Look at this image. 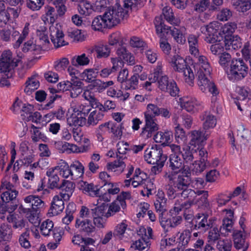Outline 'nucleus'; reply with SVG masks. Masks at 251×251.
<instances>
[{
  "instance_id": "obj_1",
  "label": "nucleus",
  "mask_w": 251,
  "mask_h": 251,
  "mask_svg": "<svg viewBox=\"0 0 251 251\" xmlns=\"http://www.w3.org/2000/svg\"><path fill=\"white\" fill-rule=\"evenodd\" d=\"M190 53L197 59V62L193 66L198 76V84L203 93L209 92L214 98L219 94V91L214 83L210 79L211 68L207 58L199 55L198 37L190 35L188 38Z\"/></svg>"
},
{
  "instance_id": "obj_2",
  "label": "nucleus",
  "mask_w": 251,
  "mask_h": 251,
  "mask_svg": "<svg viewBox=\"0 0 251 251\" xmlns=\"http://www.w3.org/2000/svg\"><path fill=\"white\" fill-rule=\"evenodd\" d=\"M172 153L170 155L169 168L171 171L166 172L165 177L168 180H174L176 176L185 170L184 162L186 164L191 163L194 159V153L196 151H191L190 147L184 146L181 150L180 146L175 144L170 145Z\"/></svg>"
},
{
  "instance_id": "obj_3",
  "label": "nucleus",
  "mask_w": 251,
  "mask_h": 251,
  "mask_svg": "<svg viewBox=\"0 0 251 251\" xmlns=\"http://www.w3.org/2000/svg\"><path fill=\"white\" fill-rule=\"evenodd\" d=\"M146 1V0H125V9L118 5L109 8L103 14L106 23L110 28L117 25L128 17L129 9L142 7Z\"/></svg>"
},
{
  "instance_id": "obj_4",
  "label": "nucleus",
  "mask_w": 251,
  "mask_h": 251,
  "mask_svg": "<svg viewBox=\"0 0 251 251\" xmlns=\"http://www.w3.org/2000/svg\"><path fill=\"white\" fill-rule=\"evenodd\" d=\"M248 66L241 59H233L230 66L226 70L228 78L232 81H238L245 77L248 73Z\"/></svg>"
},
{
  "instance_id": "obj_5",
  "label": "nucleus",
  "mask_w": 251,
  "mask_h": 251,
  "mask_svg": "<svg viewBox=\"0 0 251 251\" xmlns=\"http://www.w3.org/2000/svg\"><path fill=\"white\" fill-rule=\"evenodd\" d=\"M170 65L175 71L183 74L185 81L188 84L193 85L194 73L191 67L186 64L183 58L177 54L175 55L171 58Z\"/></svg>"
},
{
  "instance_id": "obj_6",
  "label": "nucleus",
  "mask_w": 251,
  "mask_h": 251,
  "mask_svg": "<svg viewBox=\"0 0 251 251\" xmlns=\"http://www.w3.org/2000/svg\"><path fill=\"white\" fill-rule=\"evenodd\" d=\"M220 24L217 21L211 22L207 25L201 27V32L205 36V40L209 43L220 42L223 39V36L219 31Z\"/></svg>"
},
{
  "instance_id": "obj_7",
  "label": "nucleus",
  "mask_w": 251,
  "mask_h": 251,
  "mask_svg": "<svg viewBox=\"0 0 251 251\" xmlns=\"http://www.w3.org/2000/svg\"><path fill=\"white\" fill-rule=\"evenodd\" d=\"M144 157L147 163L151 164H155L158 161L165 162L167 160V155L163 154L162 148L157 145L147 149Z\"/></svg>"
},
{
  "instance_id": "obj_8",
  "label": "nucleus",
  "mask_w": 251,
  "mask_h": 251,
  "mask_svg": "<svg viewBox=\"0 0 251 251\" xmlns=\"http://www.w3.org/2000/svg\"><path fill=\"white\" fill-rule=\"evenodd\" d=\"M178 102L181 108L190 113H197L203 108L202 102L192 96L180 98Z\"/></svg>"
},
{
  "instance_id": "obj_9",
  "label": "nucleus",
  "mask_w": 251,
  "mask_h": 251,
  "mask_svg": "<svg viewBox=\"0 0 251 251\" xmlns=\"http://www.w3.org/2000/svg\"><path fill=\"white\" fill-rule=\"evenodd\" d=\"M50 37L54 46L58 48L66 44L64 41V36L62 26L59 23L51 24L49 27Z\"/></svg>"
},
{
  "instance_id": "obj_10",
  "label": "nucleus",
  "mask_w": 251,
  "mask_h": 251,
  "mask_svg": "<svg viewBox=\"0 0 251 251\" xmlns=\"http://www.w3.org/2000/svg\"><path fill=\"white\" fill-rule=\"evenodd\" d=\"M144 119L145 124L141 128L139 135L143 139L146 140L154 136L159 129V126L155 121L151 120L149 117Z\"/></svg>"
},
{
  "instance_id": "obj_11",
  "label": "nucleus",
  "mask_w": 251,
  "mask_h": 251,
  "mask_svg": "<svg viewBox=\"0 0 251 251\" xmlns=\"http://www.w3.org/2000/svg\"><path fill=\"white\" fill-rule=\"evenodd\" d=\"M138 232V234L142 236V239L136 241L132 247L136 250L142 251L148 247V242L146 240L151 238L152 230L151 227H147V228L141 227Z\"/></svg>"
},
{
  "instance_id": "obj_12",
  "label": "nucleus",
  "mask_w": 251,
  "mask_h": 251,
  "mask_svg": "<svg viewBox=\"0 0 251 251\" xmlns=\"http://www.w3.org/2000/svg\"><path fill=\"white\" fill-rule=\"evenodd\" d=\"M221 215L223 217V220L222 225L220 226V231L222 234L226 236L232 229L234 212L231 209H225L222 210Z\"/></svg>"
},
{
  "instance_id": "obj_13",
  "label": "nucleus",
  "mask_w": 251,
  "mask_h": 251,
  "mask_svg": "<svg viewBox=\"0 0 251 251\" xmlns=\"http://www.w3.org/2000/svg\"><path fill=\"white\" fill-rule=\"evenodd\" d=\"M190 171L186 169L178 173L174 180H169L174 182L175 187L179 191L185 189L190 184Z\"/></svg>"
},
{
  "instance_id": "obj_14",
  "label": "nucleus",
  "mask_w": 251,
  "mask_h": 251,
  "mask_svg": "<svg viewBox=\"0 0 251 251\" xmlns=\"http://www.w3.org/2000/svg\"><path fill=\"white\" fill-rule=\"evenodd\" d=\"M57 145L60 151L68 154L85 152L89 149V146L87 145L78 147L75 144L68 142H58L57 143Z\"/></svg>"
},
{
  "instance_id": "obj_15",
  "label": "nucleus",
  "mask_w": 251,
  "mask_h": 251,
  "mask_svg": "<svg viewBox=\"0 0 251 251\" xmlns=\"http://www.w3.org/2000/svg\"><path fill=\"white\" fill-rule=\"evenodd\" d=\"M75 226L78 230L87 235H92L96 232V228L91 220L77 219Z\"/></svg>"
},
{
  "instance_id": "obj_16",
  "label": "nucleus",
  "mask_w": 251,
  "mask_h": 251,
  "mask_svg": "<svg viewBox=\"0 0 251 251\" xmlns=\"http://www.w3.org/2000/svg\"><path fill=\"white\" fill-rule=\"evenodd\" d=\"M234 247L237 250L247 251L249 243L246 240V233L241 230H235L233 233Z\"/></svg>"
},
{
  "instance_id": "obj_17",
  "label": "nucleus",
  "mask_w": 251,
  "mask_h": 251,
  "mask_svg": "<svg viewBox=\"0 0 251 251\" xmlns=\"http://www.w3.org/2000/svg\"><path fill=\"white\" fill-rule=\"evenodd\" d=\"M154 24L156 33L159 39L167 38V36L170 34L172 27L165 25L161 16L155 17Z\"/></svg>"
},
{
  "instance_id": "obj_18",
  "label": "nucleus",
  "mask_w": 251,
  "mask_h": 251,
  "mask_svg": "<svg viewBox=\"0 0 251 251\" xmlns=\"http://www.w3.org/2000/svg\"><path fill=\"white\" fill-rule=\"evenodd\" d=\"M210 135V133L200 130H193L191 132L190 144L195 147L201 146Z\"/></svg>"
},
{
  "instance_id": "obj_19",
  "label": "nucleus",
  "mask_w": 251,
  "mask_h": 251,
  "mask_svg": "<svg viewBox=\"0 0 251 251\" xmlns=\"http://www.w3.org/2000/svg\"><path fill=\"white\" fill-rule=\"evenodd\" d=\"M91 107L89 104L81 103L76 100H73L70 103L69 112L75 111L85 117L91 110Z\"/></svg>"
},
{
  "instance_id": "obj_20",
  "label": "nucleus",
  "mask_w": 251,
  "mask_h": 251,
  "mask_svg": "<svg viewBox=\"0 0 251 251\" xmlns=\"http://www.w3.org/2000/svg\"><path fill=\"white\" fill-rule=\"evenodd\" d=\"M64 198L60 194L55 195L52 199L49 214L55 216L62 212L64 209Z\"/></svg>"
},
{
  "instance_id": "obj_21",
  "label": "nucleus",
  "mask_w": 251,
  "mask_h": 251,
  "mask_svg": "<svg viewBox=\"0 0 251 251\" xmlns=\"http://www.w3.org/2000/svg\"><path fill=\"white\" fill-rule=\"evenodd\" d=\"M128 230L130 229L128 227V222L126 220H123L115 227L114 236L120 240L126 241L129 239L127 233V231Z\"/></svg>"
},
{
  "instance_id": "obj_22",
  "label": "nucleus",
  "mask_w": 251,
  "mask_h": 251,
  "mask_svg": "<svg viewBox=\"0 0 251 251\" xmlns=\"http://www.w3.org/2000/svg\"><path fill=\"white\" fill-rule=\"evenodd\" d=\"M201 119L203 121V131L210 134V129L213 128L216 125V118L209 112H205L201 115Z\"/></svg>"
},
{
  "instance_id": "obj_23",
  "label": "nucleus",
  "mask_w": 251,
  "mask_h": 251,
  "mask_svg": "<svg viewBox=\"0 0 251 251\" xmlns=\"http://www.w3.org/2000/svg\"><path fill=\"white\" fill-rule=\"evenodd\" d=\"M12 61V52L9 50L4 51L0 57V74L9 71Z\"/></svg>"
},
{
  "instance_id": "obj_24",
  "label": "nucleus",
  "mask_w": 251,
  "mask_h": 251,
  "mask_svg": "<svg viewBox=\"0 0 251 251\" xmlns=\"http://www.w3.org/2000/svg\"><path fill=\"white\" fill-rule=\"evenodd\" d=\"M126 167V165L122 157H119L117 160L108 163L106 165L107 169L115 173L116 175L122 174Z\"/></svg>"
},
{
  "instance_id": "obj_25",
  "label": "nucleus",
  "mask_w": 251,
  "mask_h": 251,
  "mask_svg": "<svg viewBox=\"0 0 251 251\" xmlns=\"http://www.w3.org/2000/svg\"><path fill=\"white\" fill-rule=\"evenodd\" d=\"M67 123L70 126H80L85 125L86 119L75 111L68 112Z\"/></svg>"
},
{
  "instance_id": "obj_26",
  "label": "nucleus",
  "mask_w": 251,
  "mask_h": 251,
  "mask_svg": "<svg viewBox=\"0 0 251 251\" xmlns=\"http://www.w3.org/2000/svg\"><path fill=\"white\" fill-rule=\"evenodd\" d=\"M156 143L161 144L163 146H168L173 139V133L171 131L165 130L157 132L153 137Z\"/></svg>"
},
{
  "instance_id": "obj_27",
  "label": "nucleus",
  "mask_w": 251,
  "mask_h": 251,
  "mask_svg": "<svg viewBox=\"0 0 251 251\" xmlns=\"http://www.w3.org/2000/svg\"><path fill=\"white\" fill-rule=\"evenodd\" d=\"M59 189L61 190L59 194L63 196L64 200H69L73 194L75 186L73 182L63 180Z\"/></svg>"
},
{
  "instance_id": "obj_28",
  "label": "nucleus",
  "mask_w": 251,
  "mask_h": 251,
  "mask_svg": "<svg viewBox=\"0 0 251 251\" xmlns=\"http://www.w3.org/2000/svg\"><path fill=\"white\" fill-rule=\"evenodd\" d=\"M18 210L20 213L25 214L28 221L34 226H39L40 220L36 212L31 211L29 208H25L22 205L19 206Z\"/></svg>"
},
{
  "instance_id": "obj_29",
  "label": "nucleus",
  "mask_w": 251,
  "mask_h": 251,
  "mask_svg": "<svg viewBox=\"0 0 251 251\" xmlns=\"http://www.w3.org/2000/svg\"><path fill=\"white\" fill-rule=\"evenodd\" d=\"M71 179L76 180L81 178L84 175V167L78 160L74 161L70 165Z\"/></svg>"
},
{
  "instance_id": "obj_30",
  "label": "nucleus",
  "mask_w": 251,
  "mask_h": 251,
  "mask_svg": "<svg viewBox=\"0 0 251 251\" xmlns=\"http://www.w3.org/2000/svg\"><path fill=\"white\" fill-rule=\"evenodd\" d=\"M78 187L84 193L88 194L92 197H98L99 195V189L97 186L92 183H88L87 182L81 181L78 184Z\"/></svg>"
},
{
  "instance_id": "obj_31",
  "label": "nucleus",
  "mask_w": 251,
  "mask_h": 251,
  "mask_svg": "<svg viewBox=\"0 0 251 251\" xmlns=\"http://www.w3.org/2000/svg\"><path fill=\"white\" fill-rule=\"evenodd\" d=\"M208 218L209 216L207 214H198L196 216V226L198 228L204 229L211 227L214 221L211 218Z\"/></svg>"
},
{
  "instance_id": "obj_32",
  "label": "nucleus",
  "mask_w": 251,
  "mask_h": 251,
  "mask_svg": "<svg viewBox=\"0 0 251 251\" xmlns=\"http://www.w3.org/2000/svg\"><path fill=\"white\" fill-rule=\"evenodd\" d=\"M45 50H43V48L40 44L38 43V44H36V42L33 39H30L25 42L22 48V50L24 52L30 51L35 54H40L42 51Z\"/></svg>"
},
{
  "instance_id": "obj_33",
  "label": "nucleus",
  "mask_w": 251,
  "mask_h": 251,
  "mask_svg": "<svg viewBox=\"0 0 251 251\" xmlns=\"http://www.w3.org/2000/svg\"><path fill=\"white\" fill-rule=\"evenodd\" d=\"M95 52L97 58L100 59L108 57L110 53V49L104 44H98L95 45L90 50V53Z\"/></svg>"
},
{
  "instance_id": "obj_34",
  "label": "nucleus",
  "mask_w": 251,
  "mask_h": 251,
  "mask_svg": "<svg viewBox=\"0 0 251 251\" xmlns=\"http://www.w3.org/2000/svg\"><path fill=\"white\" fill-rule=\"evenodd\" d=\"M54 171L62 177L71 178V168L65 161L61 160L54 167H52Z\"/></svg>"
},
{
  "instance_id": "obj_35",
  "label": "nucleus",
  "mask_w": 251,
  "mask_h": 251,
  "mask_svg": "<svg viewBox=\"0 0 251 251\" xmlns=\"http://www.w3.org/2000/svg\"><path fill=\"white\" fill-rule=\"evenodd\" d=\"M36 33L39 38L38 43L42 46L43 50H47L50 49V41L46 27L40 26L37 29Z\"/></svg>"
},
{
  "instance_id": "obj_36",
  "label": "nucleus",
  "mask_w": 251,
  "mask_h": 251,
  "mask_svg": "<svg viewBox=\"0 0 251 251\" xmlns=\"http://www.w3.org/2000/svg\"><path fill=\"white\" fill-rule=\"evenodd\" d=\"M224 45L226 50H236L241 47V39L237 35L227 36L225 39Z\"/></svg>"
},
{
  "instance_id": "obj_37",
  "label": "nucleus",
  "mask_w": 251,
  "mask_h": 251,
  "mask_svg": "<svg viewBox=\"0 0 251 251\" xmlns=\"http://www.w3.org/2000/svg\"><path fill=\"white\" fill-rule=\"evenodd\" d=\"M126 205V201H120L116 199L109 204L107 211L105 214V217L109 218L113 216L115 213L120 211L121 207L125 209Z\"/></svg>"
},
{
  "instance_id": "obj_38",
  "label": "nucleus",
  "mask_w": 251,
  "mask_h": 251,
  "mask_svg": "<svg viewBox=\"0 0 251 251\" xmlns=\"http://www.w3.org/2000/svg\"><path fill=\"white\" fill-rule=\"evenodd\" d=\"M148 175L146 173L141 171L139 168L135 170L133 176L132 177V186L134 188H136L139 186H143Z\"/></svg>"
},
{
  "instance_id": "obj_39",
  "label": "nucleus",
  "mask_w": 251,
  "mask_h": 251,
  "mask_svg": "<svg viewBox=\"0 0 251 251\" xmlns=\"http://www.w3.org/2000/svg\"><path fill=\"white\" fill-rule=\"evenodd\" d=\"M185 28L183 27L177 28L172 27L170 35L173 37L174 40L178 44H183L186 42L185 37Z\"/></svg>"
},
{
  "instance_id": "obj_40",
  "label": "nucleus",
  "mask_w": 251,
  "mask_h": 251,
  "mask_svg": "<svg viewBox=\"0 0 251 251\" xmlns=\"http://www.w3.org/2000/svg\"><path fill=\"white\" fill-rule=\"evenodd\" d=\"M117 54L119 58L122 59L129 65H132L135 63L134 56L128 51L125 47H121L119 48L117 50Z\"/></svg>"
},
{
  "instance_id": "obj_41",
  "label": "nucleus",
  "mask_w": 251,
  "mask_h": 251,
  "mask_svg": "<svg viewBox=\"0 0 251 251\" xmlns=\"http://www.w3.org/2000/svg\"><path fill=\"white\" fill-rule=\"evenodd\" d=\"M174 122L175 125L183 126L186 128H190L193 123L192 117L187 114H183L180 117H175L174 119Z\"/></svg>"
},
{
  "instance_id": "obj_42",
  "label": "nucleus",
  "mask_w": 251,
  "mask_h": 251,
  "mask_svg": "<svg viewBox=\"0 0 251 251\" xmlns=\"http://www.w3.org/2000/svg\"><path fill=\"white\" fill-rule=\"evenodd\" d=\"M111 121L105 122L100 125L96 130V135L99 142H102L104 136L110 133Z\"/></svg>"
},
{
  "instance_id": "obj_43",
  "label": "nucleus",
  "mask_w": 251,
  "mask_h": 251,
  "mask_svg": "<svg viewBox=\"0 0 251 251\" xmlns=\"http://www.w3.org/2000/svg\"><path fill=\"white\" fill-rule=\"evenodd\" d=\"M99 74L98 68L85 69L80 74V77L87 82H91L95 80Z\"/></svg>"
},
{
  "instance_id": "obj_44",
  "label": "nucleus",
  "mask_w": 251,
  "mask_h": 251,
  "mask_svg": "<svg viewBox=\"0 0 251 251\" xmlns=\"http://www.w3.org/2000/svg\"><path fill=\"white\" fill-rule=\"evenodd\" d=\"M46 175L49 177L48 184L50 187L51 189L59 188V177L54 170L52 168L49 169L46 172Z\"/></svg>"
},
{
  "instance_id": "obj_45",
  "label": "nucleus",
  "mask_w": 251,
  "mask_h": 251,
  "mask_svg": "<svg viewBox=\"0 0 251 251\" xmlns=\"http://www.w3.org/2000/svg\"><path fill=\"white\" fill-rule=\"evenodd\" d=\"M42 20L45 24H54L57 16L55 15L54 8L51 6H47L45 8V13L42 16Z\"/></svg>"
},
{
  "instance_id": "obj_46",
  "label": "nucleus",
  "mask_w": 251,
  "mask_h": 251,
  "mask_svg": "<svg viewBox=\"0 0 251 251\" xmlns=\"http://www.w3.org/2000/svg\"><path fill=\"white\" fill-rule=\"evenodd\" d=\"M162 14L166 20L171 25H178L180 23V20L174 17L172 9L169 6L163 8Z\"/></svg>"
},
{
  "instance_id": "obj_47",
  "label": "nucleus",
  "mask_w": 251,
  "mask_h": 251,
  "mask_svg": "<svg viewBox=\"0 0 251 251\" xmlns=\"http://www.w3.org/2000/svg\"><path fill=\"white\" fill-rule=\"evenodd\" d=\"M90 62V58L84 53L74 57L71 61L72 65L75 67L86 66L88 65Z\"/></svg>"
},
{
  "instance_id": "obj_48",
  "label": "nucleus",
  "mask_w": 251,
  "mask_h": 251,
  "mask_svg": "<svg viewBox=\"0 0 251 251\" xmlns=\"http://www.w3.org/2000/svg\"><path fill=\"white\" fill-rule=\"evenodd\" d=\"M105 21L103 15L96 17L94 19L92 23L93 29L96 31H100L105 28H110L108 24Z\"/></svg>"
},
{
  "instance_id": "obj_49",
  "label": "nucleus",
  "mask_w": 251,
  "mask_h": 251,
  "mask_svg": "<svg viewBox=\"0 0 251 251\" xmlns=\"http://www.w3.org/2000/svg\"><path fill=\"white\" fill-rule=\"evenodd\" d=\"M24 201L26 203H30L34 210L42 208L44 204L43 201L35 195H29L25 197Z\"/></svg>"
},
{
  "instance_id": "obj_50",
  "label": "nucleus",
  "mask_w": 251,
  "mask_h": 251,
  "mask_svg": "<svg viewBox=\"0 0 251 251\" xmlns=\"http://www.w3.org/2000/svg\"><path fill=\"white\" fill-rule=\"evenodd\" d=\"M198 197L195 199V204L198 206L206 207L209 203L207 200L208 192L206 191L197 190Z\"/></svg>"
},
{
  "instance_id": "obj_51",
  "label": "nucleus",
  "mask_w": 251,
  "mask_h": 251,
  "mask_svg": "<svg viewBox=\"0 0 251 251\" xmlns=\"http://www.w3.org/2000/svg\"><path fill=\"white\" fill-rule=\"evenodd\" d=\"M160 108L156 104H148L147 105L146 110L144 113V119H147L149 117L151 120L155 121V117L158 116Z\"/></svg>"
},
{
  "instance_id": "obj_52",
  "label": "nucleus",
  "mask_w": 251,
  "mask_h": 251,
  "mask_svg": "<svg viewBox=\"0 0 251 251\" xmlns=\"http://www.w3.org/2000/svg\"><path fill=\"white\" fill-rule=\"evenodd\" d=\"M104 117L103 112L98 110H94L89 114L88 118L87 124L89 125H96L99 121L101 120Z\"/></svg>"
},
{
  "instance_id": "obj_53",
  "label": "nucleus",
  "mask_w": 251,
  "mask_h": 251,
  "mask_svg": "<svg viewBox=\"0 0 251 251\" xmlns=\"http://www.w3.org/2000/svg\"><path fill=\"white\" fill-rule=\"evenodd\" d=\"M190 164V169L196 175L202 172L207 166L206 161L204 159H200L199 161H195L193 163Z\"/></svg>"
},
{
  "instance_id": "obj_54",
  "label": "nucleus",
  "mask_w": 251,
  "mask_h": 251,
  "mask_svg": "<svg viewBox=\"0 0 251 251\" xmlns=\"http://www.w3.org/2000/svg\"><path fill=\"white\" fill-rule=\"evenodd\" d=\"M93 104L95 105V108H97L102 112H108L109 110L114 109L116 107L115 102L110 100L105 101L103 104L98 101H96V103H93Z\"/></svg>"
},
{
  "instance_id": "obj_55",
  "label": "nucleus",
  "mask_w": 251,
  "mask_h": 251,
  "mask_svg": "<svg viewBox=\"0 0 251 251\" xmlns=\"http://www.w3.org/2000/svg\"><path fill=\"white\" fill-rule=\"evenodd\" d=\"M25 84L24 91L27 95H30L39 87V82L36 77L33 76L29 78Z\"/></svg>"
},
{
  "instance_id": "obj_56",
  "label": "nucleus",
  "mask_w": 251,
  "mask_h": 251,
  "mask_svg": "<svg viewBox=\"0 0 251 251\" xmlns=\"http://www.w3.org/2000/svg\"><path fill=\"white\" fill-rule=\"evenodd\" d=\"M7 220L9 223L13 224V226L15 228L22 229L25 227V221L15 214L9 213L7 216Z\"/></svg>"
},
{
  "instance_id": "obj_57",
  "label": "nucleus",
  "mask_w": 251,
  "mask_h": 251,
  "mask_svg": "<svg viewBox=\"0 0 251 251\" xmlns=\"http://www.w3.org/2000/svg\"><path fill=\"white\" fill-rule=\"evenodd\" d=\"M237 28V25L235 22H228L221 27L220 32L221 35L225 36V38L227 36H231V35Z\"/></svg>"
},
{
  "instance_id": "obj_58",
  "label": "nucleus",
  "mask_w": 251,
  "mask_h": 251,
  "mask_svg": "<svg viewBox=\"0 0 251 251\" xmlns=\"http://www.w3.org/2000/svg\"><path fill=\"white\" fill-rule=\"evenodd\" d=\"M179 233L178 235L177 236V242L179 247L186 246L190 239L191 233L189 230H184L181 233Z\"/></svg>"
},
{
  "instance_id": "obj_59",
  "label": "nucleus",
  "mask_w": 251,
  "mask_h": 251,
  "mask_svg": "<svg viewBox=\"0 0 251 251\" xmlns=\"http://www.w3.org/2000/svg\"><path fill=\"white\" fill-rule=\"evenodd\" d=\"M30 24L28 22H26L22 30V32L16 40V42L14 44L13 46L15 48H18L20 47L21 44L23 42V41L25 39V38L28 35L30 30H29Z\"/></svg>"
},
{
  "instance_id": "obj_60",
  "label": "nucleus",
  "mask_w": 251,
  "mask_h": 251,
  "mask_svg": "<svg viewBox=\"0 0 251 251\" xmlns=\"http://www.w3.org/2000/svg\"><path fill=\"white\" fill-rule=\"evenodd\" d=\"M233 5L236 6L237 10L244 12L249 10L251 7L250 0H232Z\"/></svg>"
},
{
  "instance_id": "obj_61",
  "label": "nucleus",
  "mask_w": 251,
  "mask_h": 251,
  "mask_svg": "<svg viewBox=\"0 0 251 251\" xmlns=\"http://www.w3.org/2000/svg\"><path fill=\"white\" fill-rule=\"evenodd\" d=\"M53 227V223L50 220H47L44 221L40 226V230L43 235L45 236H49Z\"/></svg>"
},
{
  "instance_id": "obj_62",
  "label": "nucleus",
  "mask_w": 251,
  "mask_h": 251,
  "mask_svg": "<svg viewBox=\"0 0 251 251\" xmlns=\"http://www.w3.org/2000/svg\"><path fill=\"white\" fill-rule=\"evenodd\" d=\"M68 35L75 41L78 42L83 41L86 37L84 32L76 28L70 29L68 31Z\"/></svg>"
},
{
  "instance_id": "obj_63",
  "label": "nucleus",
  "mask_w": 251,
  "mask_h": 251,
  "mask_svg": "<svg viewBox=\"0 0 251 251\" xmlns=\"http://www.w3.org/2000/svg\"><path fill=\"white\" fill-rule=\"evenodd\" d=\"M11 231L8 226L4 224L0 226V242L9 241L11 238Z\"/></svg>"
},
{
  "instance_id": "obj_64",
  "label": "nucleus",
  "mask_w": 251,
  "mask_h": 251,
  "mask_svg": "<svg viewBox=\"0 0 251 251\" xmlns=\"http://www.w3.org/2000/svg\"><path fill=\"white\" fill-rule=\"evenodd\" d=\"M78 10L80 14L86 16L90 15L93 12V9L90 2L88 1H83L79 5Z\"/></svg>"
}]
</instances>
